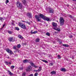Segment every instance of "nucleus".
<instances>
[{
    "label": "nucleus",
    "mask_w": 76,
    "mask_h": 76,
    "mask_svg": "<svg viewBox=\"0 0 76 76\" xmlns=\"http://www.w3.org/2000/svg\"><path fill=\"white\" fill-rule=\"evenodd\" d=\"M59 22L61 26H63L64 22V20L63 17H60L59 19Z\"/></svg>",
    "instance_id": "1"
},
{
    "label": "nucleus",
    "mask_w": 76,
    "mask_h": 76,
    "mask_svg": "<svg viewBox=\"0 0 76 76\" xmlns=\"http://www.w3.org/2000/svg\"><path fill=\"white\" fill-rule=\"evenodd\" d=\"M16 4L17 7H18L19 9H20L22 8V4L20 3L19 1H17Z\"/></svg>",
    "instance_id": "2"
},
{
    "label": "nucleus",
    "mask_w": 76,
    "mask_h": 76,
    "mask_svg": "<svg viewBox=\"0 0 76 76\" xmlns=\"http://www.w3.org/2000/svg\"><path fill=\"white\" fill-rule=\"evenodd\" d=\"M46 10L47 12H48L49 13H53L54 12V10L50 7L46 9Z\"/></svg>",
    "instance_id": "3"
},
{
    "label": "nucleus",
    "mask_w": 76,
    "mask_h": 76,
    "mask_svg": "<svg viewBox=\"0 0 76 76\" xmlns=\"http://www.w3.org/2000/svg\"><path fill=\"white\" fill-rule=\"evenodd\" d=\"M34 16L37 21H38V22H39L40 21V20H41V18L39 17V16L37 15H35Z\"/></svg>",
    "instance_id": "4"
},
{
    "label": "nucleus",
    "mask_w": 76,
    "mask_h": 76,
    "mask_svg": "<svg viewBox=\"0 0 76 76\" xmlns=\"http://www.w3.org/2000/svg\"><path fill=\"white\" fill-rule=\"evenodd\" d=\"M32 68L31 66H28L27 67V68L26 69V71L27 72H29V71H31L32 70Z\"/></svg>",
    "instance_id": "5"
},
{
    "label": "nucleus",
    "mask_w": 76,
    "mask_h": 76,
    "mask_svg": "<svg viewBox=\"0 0 76 76\" xmlns=\"http://www.w3.org/2000/svg\"><path fill=\"white\" fill-rule=\"evenodd\" d=\"M52 25L53 26V27H54V28H56L57 26V23L54 22H53L52 23Z\"/></svg>",
    "instance_id": "6"
},
{
    "label": "nucleus",
    "mask_w": 76,
    "mask_h": 76,
    "mask_svg": "<svg viewBox=\"0 0 76 76\" xmlns=\"http://www.w3.org/2000/svg\"><path fill=\"white\" fill-rule=\"evenodd\" d=\"M39 16H40V17L41 18L43 19H44V18H45V17H44V15L41 14H39Z\"/></svg>",
    "instance_id": "7"
},
{
    "label": "nucleus",
    "mask_w": 76,
    "mask_h": 76,
    "mask_svg": "<svg viewBox=\"0 0 76 76\" xmlns=\"http://www.w3.org/2000/svg\"><path fill=\"white\" fill-rule=\"evenodd\" d=\"M27 16H28L29 18H31L32 14L28 12L27 14Z\"/></svg>",
    "instance_id": "8"
},
{
    "label": "nucleus",
    "mask_w": 76,
    "mask_h": 76,
    "mask_svg": "<svg viewBox=\"0 0 76 76\" xmlns=\"http://www.w3.org/2000/svg\"><path fill=\"white\" fill-rule=\"evenodd\" d=\"M23 23H21V22H19L18 23V25L19 26H20V28H21V27L23 25Z\"/></svg>",
    "instance_id": "9"
},
{
    "label": "nucleus",
    "mask_w": 76,
    "mask_h": 76,
    "mask_svg": "<svg viewBox=\"0 0 76 76\" xmlns=\"http://www.w3.org/2000/svg\"><path fill=\"white\" fill-rule=\"evenodd\" d=\"M54 29L57 31H58V32H60V29L59 28H58L56 27L54 28Z\"/></svg>",
    "instance_id": "10"
},
{
    "label": "nucleus",
    "mask_w": 76,
    "mask_h": 76,
    "mask_svg": "<svg viewBox=\"0 0 76 76\" xmlns=\"http://www.w3.org/2000/svg\"><path fill=\"white\" fill-rule=\"evenodd\" d=\"M18 37L19 38H20V39H23V37L22 35L20 34L18 35Z\"/></svg>",
    "instance_id": "11"
},
{
    "label": "nucleus",
    "mask_w": 76,
    "mask_h": 76,
    "mask_svg": "<svg viewBox=\"0 0 76 76\" xmlns=\"http://www.w3.org/2000/svg\"><path fill=\"white\" fill-rule=\"evenodd\" d=\"M9 40L10 42H12V41L13 40V38L12 37H9Z\"/></svg>",
    "instance_id": "12"
},
{
    "label": "nucleus",
    "mask_w": 76,
    "mask_h": 76,
    "mask_svg": "<svg viewBox=\"0 0 76 76\" xmlns=\"http://www.w3.org/2000/svg\"><path fill=\"white\" fill-rule=\"evenodd\" d=\"M44 19V20H47V21H50V18H48L47 17H45V18Z\"/></svg>",
    "instance_id": "13"
},
{
    "label": "nucleus",
    "mask_w": 76,
    "mask_h": 76,
    "mask_svg": "<svg viewBox=\"0 0 76 76\" xmlns=\"http://www.w3.org/2000/svg\"><path fill=\"white\" fill-rule=\"evenodd\" d=\"M21 28L23 29H26V26L25 24H23Z\"/></svg>",
    "instance_id": "14"
},
{
    "label": "nucleus",
    "mask_w": 76,
    "mask_h": 76,
    "mask_svg": "<svg viewBox=\"0 0 76 76\" xmlns=\"http://www.w3.org/2000/svg\"><path fill=\"white\" fill-rule=\"evenodd\" d=\"M61 71H62V72H66V69L64 68H62L61 69Z\"/></svg>",
    "instance_id": "15"
},
{
    "label": "nucleus",
    "mask_w": 76,
    "mask_h": 76,
    "mask_svg": "<svg viewBox=\"0 0 76 76\" xmlns=\"http://www.w3.org/2000/svg\"><path fill=\"white\" fill-rule=\"evenodd\" d=\"M38 31H34V32H32V30H31V34H35L37 33Z\"/></svg>",
    "instance_id": "16"
},
{
    "label": "nucleus",
    "mask_w": 76,
    "mask_h": 76,
    "mask_svg": "<svg viewBox=\"0 0 76 76\" xmlns=\"http://www.w3.org/2000/svg\"><path fill=\"white\" fill-rule=\"evenodd\" d=\"M50 74H52V75H56V72L55 71H52L50 72Z\"/></svg>",
    "instance_id": "17"
},
{
    "label": "nucleus",
    "mask_w": 76,
    "mask_h": 76,
    "mask_svg": "<svg viewBox=\"0 0 76 76\" xmlns=\"http://www.w3.org/2000/svg\"><path fill=\"white\" fill-rule=\"evenodd\" d=\"M29 61L28 60H25L23 61V63H28Z\"/></svg>",
    "instance_id": "18"
},
{
    "label": "nucleus",
    "mask_w": 76,
    "mask_h": 76,
    "mask_svg": "<svg viewBox=\"0 0 76 76\" xmlns=\"http://www.w3.org/2000/svg\"><path fill=\"white\" fill-rule=\"evenodd\" d=\"M22 2L24 4H26V0H23Z\"/></svg>",
    "instance_id": "19"
},
{
    "label": "nucleus",
    "mask_w": 76,
    "mask_h": 76,
    "mask_svg": "<svg viewBox=\"0 0 76 76\" xmlns=\"http://www.w3.org/2000/svg\"><path fill=\"white\" fill-rule=\"evenodd\" d=\"M63 46H64V47H69V45L67 44H63Z\"/></svg>",
    "instance_id": "20"
},
{
    "label": "nucleus",
    "mask_w": 76,
    "mask_h": 76,
    "mask_svg": "<svg viewBox=\"0 0 76 76\" xmlns=\"http://www.w3.org/2000/svg\"><path fill=\"white\" fill-rule=\"evenodd\" d=\"M8 72L9 73V74L10 75V76H12V75H13V73L10 72V71H8Z\"/></svg>",
    "instance_id": "21"
},
{
    "label": "nucleus",
    "mask_w": 76,
    "mask_h": 76,
    "mask_svg": "<svg viewBox=\"0 0 76 76\" xmlns=\"http://www.w3.org/2000/svg\"><path fill=\"white\" fill-rule=\"evenodd\" d=\"M39 39L37 38L36 39L35 42H39Z\"/></svg>",
    "instance_id": "22"
},
{
    "label": "nucleus",
    "mask_w": 76,
    "mask_h": 76,
    "mask_svg": "<svg viewBox=\"0 0 76 76\" xmlns=\"http://www.w3.org/2000/svg\"><path fill=\"white\" fill-rule=\"evenodd\" d=\"M29 63L30 64L31 66H34V64L32 62H30Z\"/></svg>",
    "instance_id": "23"
},
{
    "label": "nucleus",
    "mask_w": 76,
    "mask_h": 76,
    "mask_svg": "<svg viewBox=\"0 0 76 76\" xmlns=\"http://www.w3.org/2000/svg\"><path fill=\"white\" fill-rule=\"evenodd\" d=\"M41 61H43V62H45V63H48V61H46V60H43L42 59L41 60Z\"/></svg>",
    "instance_id": "24"
},
{
    "label": "nucleus",
    "mask_w": 76,
    "mask_h": 76,
    "mask_svg": "<svg viewBox=\"0 0 76 76\" xmlns=\"http://www.w3.org/2000/svg\"><path fill=\"white\" fill-rule=\"evenodd\" d=\"M8 32L9 34H13V32L11 31H8Z\"/></svg>",
    "instance_id": "25"
},
{
    "label": "nucleus",
    "mask_w": 76,
    "mask_h": 76,
    "mask_svg": "<svg viewBox=\"0 0 76 76\" xmlns=\"http://www.w3.org/2000/svg\"><path fill=\"white\" fill-rule=\"evenodd\" d=\"M8 53L10 54H13V52H12V50H10V51L8 52Z\"/></svg>",
    "instance_id": "26"
},
{
    "label": "nucleus",
    "mask_w": 76,
    "mask_h": 76,
    "mask_svg": "<svg viewBox=\"0 0 76 76\" xmlns=\"http://www.w3.org/2000/svg\"><path fill=\"white\" fill-rule=\"evenodd\" d=\"M17 48V46H15L13 47V49H14V50H17V49L16 48Z\"/></svg>",
    "instance_id": "27"
},
{
    "label": "nucleus",
    "mask_w": 76,
    "mask_h": 76,
    "mask_svg": "<svg viewBox=\"0 0 76 76\" xmlns=\"http://www.w3.org/2000/svg\"><path fill=\"white\" fill-rule=\"evenodd\" d=\"M26 75V72H24L22 74V76H25Z\"/></svg>",
    "instance_id": "28"
},
{
    "label": "nucleus",
    "mask_w": 76,
    "mask_h": 76,
    "mask_svg": "<svg viewBox=\"0 0 76 76\" xmlns=\"http://www.w3.org/2000/svg\"><path fill=\"white\" fill-rule=\"evenodd\" d=\"M15 29L16 30H17V31H19V28L18 27H15Z\"/></svg>",
    "instance_id": "29"
},
{
    "label": "nucleus",
    "mask_w": 76,
    "mask_h": 76,
    "mask_svg": "<svg viewBox=\"0 0 76 76\" xmlns=\"http://www.w3.org/2000/svg\"><path fill=\"white\" fill-rule=\"evenodd\" d=\"M6 50L7 51V52L8 53H9V51L10 50V49L7 48L6 49Z\"/></svg>",
    "instance_id": "30"
},
{
    "label": "nucleus",
    "mask_w": 76,
    "mask_h": 76,
    "mask_svg": "<svg viewBox=\"0 0 76 76\" xmlns=\"http://www.w3.org/2000/svg\"><path fill=\"white\" fill-rule=\"evenodd\" d=\"M20 47H21V45H20L18 44L17 45V48H20Z\"/></svg>",
    "instance_id": "31"
},
{
    "label": "nucleus",
    "mask_w": 76,
    "mask_h": 76,
    "mask_svg": "<svg viewBox=\"0 0 76 76\" xmlns=\"http://www.w3.org/2000/svg\"><path fill=\"white\" fill-rule=\"evenodd\" d=\"M46 35H48V36H50V33H48V32H47L46 34Z\"/></svg>",
    "instance_id": "32"
},
{
    "label": "nucleus",
    "mask_w": 76,
    "mask_h": 76,
    "mask_svg": "<svg viewBox=\"0 0 76 76\" xmlns=\"http://www.w3.org/2000/svg\"><path fill=\"white\" fill-rule=\"evenodd\" d=\"M58 59H60V58H61V56H60V55H58Z\"/></svg>",
    "instance_id": "33"
},
{
    "label": "nucleus",
    "mask_w": 76,
    "mask_h": 76,
    "mask_svg": "<svg viewBox=\"0 0 76 76\" xmlns=\"http://www.w3.org/2000/svg\"><path fill=\"white\" fill-rule=\"evenodd\" d=\"M15 68V66H11V69H13V68Z\"/></svg>",
    "instance_id": "34"
},
{
    "label": "nucleus",
    "mask_w": 76,
    "mask_h": 76,
    "mask_svg": "<svg viewBox=\"0 0 76 76\" xmlns=\"http://www.w3.org/2000/svg\"><path fill=\"white\" fill-rule=\"evenodd\" d=\"M12 25H14V23H15V21H14V20H12Z\"/></svg>",
    "instance_id": "35"
},
{
    "label": "nucleus",
    "mask_w": 76,
    "mask_h": 76,
    "mask_svg": "<svg viewBox=\"0 0 76 76\" xmlns=\"http://www.w3.org/2000/svg\"><path fill=\"white\" fill-rule=\"evenodd\" d=\"M38 73L36 72L35 73V74H34V76H38Z\"/></svg>",
    "instance_id": "36"
},
{
    "label": "nucleus",
    "mask_w": 76,
    "mask_h": 76,
    "mask_svg": "<svg viewBox=\"0 0 76 76\" xmlns=\"http://www.w3.org/2000/svg\"><path fill=\"white\" fill-rule=\"evenodd\" d=\"M9 0H7L5 2V3H6V4H7V3H9Z\"/></svg>",
    "instance_id": "37"
},
{
    "label": "nucleus",
    "mask_w": 76,
    "mask_h": 76,
    "mask_svg": "<svg viewBox=\"0 0 76 76\" xmlns=\"http://www.w3.org/2000/svg\"><path fill=\"white\" fill-rule=\"evenodd\" d=\"M68 16H69V17H70V18H72V15H69Z\"/></svg>",
    "instance_id": "38"
},
{
    "label": "nucleus",
    "mask_w": 76,
    "mask_h": 76,
    "mask_svg": "<svg viewBox=\"0 0 76 76\" xmlns=\"http://www.w3.org/2000/svg\"><path fill=\"white\" fill-rule=\"evenodd\" d=\"M69 38H73V36L72 35H71L69 36Z\"/></svg>",
    "instance_id": "39"
},
{
    "label": "nucleus",
    "mask_w": 76,
    "mask_h": 76,
    "mask_svg": "<svg viewBox=\"0 0 76 76\" xmlns=\"http://www.w3.org/2000/svg\"><path fill=\"white\" fill-rule=\"evenodd\" d=\"M53 64L50 63V64H49V65L50 66H53Z\"/></svg>",
    "instance_id": "40"
},
{
    "label": "nucleus",
    "mask_w": 76,
    "mask_h": 76,
    "mask_svg": "<svg viewBox=\"0 0 76 76\" xmlns=\"http://www.w3.org/2000/svg\"><path fill=\"white\" fill-rule=\"evenodd\" d=\"M5 63L6 64V65H8V64H9V63L7 61L5 62Z\"/></svg>",
    "instance_id": "41"
},
{
    "label": "nucleus",
    "mask_w": 76,
    "mask_h": 76,
    "mask_svg": "<svg viewBox=\"0 0 76 76\" xmlns=\"http://www.w3.org/2000/svg\"><path fill=\"white\" fill-rule=\"evenodd\" d=\"M38 70L39 71H41V67H39Z\"/></svg>",
    "instance_id": "42"
},
{
    "label": "nucleus",
    "mask_w": 76,
    "mask_h": 76,
    "mask_svg": "<svg viewBox=\"0 0 76 76\" xmlns=\"http://www.w3.org/2000/svg\"><path fill=\"white\" fill-rule=\"evenodd\" d=\"M33 67H35V68H37V66L35 65H34Z\"/></svg>",
    "instance_id": "43"
},
{
    "label": "nucleus",
    "mask_w": 76,
    "mask_h": 76,
    "mask_svg": "<svg viewBox=\"0 0 76 76\" xmlns=\"http://www.w3.org/2000/svg\"><path fill=\"white\" fill-rule=\"evenodd\" d=\"M2 19H3V18L2 17H0V20H2Z\"/></svg>",
    "instance_id": "44"
},
{
    "label": "nucleus",
    "mask_w": 76,
    "mask_h": 76,
    "mask_svg": "<svg viewBox=\"0 0 76 76\" xmlns=\"http://www.w3.org/2000/svg\"><path fill=\"white\" fill-rule=\"evenodd\" d=\"M5 26V24H4L3 25V27H2V29H3V28H4V27Z\"/></svg>",
    "instance_id": "45"
},
{
    "label": "nucleus",
    "mask_w": 76,
    "mask_h": 76,
    "mask_svg": "<svg viewBox=\"0 0 76 76\" xmlns=\"http://www.w3.org/2000/svg\"><path fill=\"white\" fill-rule=\"evenodd\" d=\"M28 76H34V75H33V74H32Z\"/></svg>",
    "instance_id": "46"
},
{
    "label": "nucleus",
    "mask_w": 76,
    "mask_h": 76,
    "mask_svg": "<svg viewBox=\"0 0 76 76\" xmlns=\"http://www.w3.org/2000/svg\"><path fill=\"white\" fill-rule=\"evenodd\" d=\"M55 34H58V32H55Z\"/></svg>",
    "instance_id": "47"
},
{
    "label": "nucleus",
    "mask_w": 76,
    "mask_h": 76,
    "mask_svg": "<svg viewBox=\"0 0 76 76\" xmlns=\"http://www.w3.org/2000/svg\"><path fill=\"white\" fill-rule=\"evenodd\" d=\"M8 64H11V63L10 62L8 63Z\"/></svg>",
    "instance_id": "48"
},
{
    "label": "nucleus",
    "mask_w": 76,
    "mask_h": 76,
    "mask_svg": "<svg viewBox=\"0 0 76 76\" xmlns=\"http://www.w3.org/2000/svg\"><path fill=\"white\" fill-rule=\"evenodd\" d=\"M72 1H76V0H72Z\"/></svg>",
    "instance_id": "49"
},
{
    "label": "nucleus",
    "mask_w": 76,
    "mask_h": 76,
    "mask_svg": "<svg viewBox=\"0 0 76 76\" xmlns=\"http://www.w3.org/2000/svg\"><path fill=\"white\" fill-rule=\"evenodd\" d=\"M27 23H28V24H29V22H27Z\"/></svg>",
    "instance_id": "50"
},
{
    "label": "nucleus",
    "mask_w": 76,
    "mask_h": 76,
    "mask_svg": "<svg viewBox=\"0 0 76 76\" xmlns=\"http://www.w3.org/2000/svg\"><path fill=\"white\" fill-rule=\"evenodd\" d=\"M37 71H38V70H37L36 71V72H37Z\"/></svg>",
    "instance_id": "51"
},
{
    "label": "nucleus",
    "mask_w": 76,
    "mask_h": 76,
    "mask_svg": "<svg viewBox=\"0 0 76 76\" xmlns=\"http://www.w3.org/2000/svg\"><path fill=\"white\" fill-rule=\"evenodd\" d=\"M22 22H23V21H22Z\"/></svg>",
    "instance_id": "52"
}]
</instances>
